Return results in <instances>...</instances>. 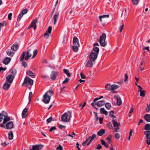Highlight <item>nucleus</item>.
Returning <instances> with one entry per match:
<instances>
[{
  "instance_id": "f257e3e1",
  "label": "nucleus",
  "mask_w": 150,
  "mask_h": 150,
  "mask_svg": "<svg viewBox=\"0 0 150 150\" xmlns=\"http://www.w3.org/2000/svg\"><path fill=\"white\" fill-rule=\"evenodd\" d=\"M53 91L50 90L47 91L43 96V102L45 104L48 103L51 99V96L53 95Z\"/></svg>"
},
{
  "instance_id": "f03ea898",
  "label": "nucleus",
  "mask_w": 150,
  "mask_h": 150,
  "mask_svg": "<svg viewBox=\"0 0 150 150\" xmlns=\"http://www.w3.org/2000/svg\"><path fill=\"white\" fill-rule=\"evenodd\" d=\"M31 50V49H29L26 52L25 51L24 52L21 56L20 61H22L24 59L26 60H28L31 56V54L30 53Z\"/></svg>"
},
{
  "instance_id": "7ed1b4c3",
  "label": "nucleus",
  "mask_w": 150,
  "mask_h": 150,
  "mask_svg": "<svg viewBox=\"0 0 150 150\" xmlns=\"http://www.w3.org/2000/svg\"><path fill=\"white\" fill-rule=\"evenodd\" d=\"M106 38V35L105 33H103L100 36L98 42L100 45L102 47H104L106 45L107 43L105 41Z\"/></svg>"
},
{
  "instance_id": "20e7f679",
  "label": "nucleus",
  "mask_w": 150,
  "mask_h": 150,
  "mask_svg": "<svg viewBox=\"0 0 150 150\" xmlns=\"http://www.w3.org/2000/svg\"><path fill=\"white\" fill-rule=\"evenodd\" d=\"M119 87V86L114 84L111 85L110 83H107L105 86V88L107 91L114 90Z\"/></svg>"
},
{
  "instance_id": "39448f33",
  "label": "nucleus",
  "mask_w": 150,
  "mask_h": 150,
  "mask_svg": "<svg viewBox=\"0 0 150 150\" xmlns=\"http://www.w3.org/2000/svg\"><path fill=\"white\" fill-rule=\"evenodd\" d=\"M69 115H68L67 113H65L62 116L61 118L63 121L64 122H68L70 119L71 117V112L68 111Z\"/></svg>"
},
{
  "instance_id": "423d86ee",
  "label": "nucleus",
  "mask_w": 150,
  "mask_h": 150,
  "mask_svg": "<svg viewBox=\"0 0 150 150\" xmlns=\"http://www.w3.org/2000/svg\"><path fill=\"white\" fill-rule=\"evenodd\" d=\"M27 83H28V84L30 86H32L33 84V81L32 79H30L29 77L26 76L25 78L24 81L22 83V86H24V84H26Z\"/></svg>"
},
{
  "instance_id": "0eeeda50",
  "label": "nucleus",
  "mask_w": 150,
  "mask_h": 150,
  "mask_svg": "<svg viewBox=\"0 0 150 150\" xmlns=\"http://www.w3.org/2000/svg\"><path fill=\"white\" fill-rule=\"evenodd\" d=\"M144 134L146 136L147 139L146 143L148 145H150V131H146L144 132Z\"/></svg>"
},
{
  "instance_id": "6e6552de",
  "label": "nucleus",
  "mask_w": 150,
  "mask_h": 150,
  "mask_svg": "<svg viewBox=\"0 0 150 150\" xmlns=\"http://www.w3.org/2000/svg\"><path fill=\"white\" fill-rule=\"evenodd\" d=\"M98 54L96 53L93 52H92L89 56L90 59L93 62H94L97 58Z\"/></svg>"
},
{
  "instance_id": "1a4fd4ad",
  "label": "nucleus",
  "mask_w": 150,
  "mask_h": 150,
  "mask_svg": "<svg viewBox=\"0 0 150 150\" xmlns=\"http://www.w3.org/2000/svg\"><path fill=\"white\" fill-rule=\"evenodd\" d=\"M13 127V124L12 122L9 121L7 122L6 125L5 129H10L12 128Z\"/></svg>"
},
{
  "instance_id": "9d476101",
  "label": "nucleus",
  "mask_w": 150,
  "mask_h": 150,
  "mask_svg": "<svg viewBox=\"0 0 150 150\" xmlns=\"http://www.w3.org/2000/svg\"><path fill=\"white\" fill-rule=\"evenodd\" d=\"M14 76L11 74L8 75L6 77L7 82L10 83H12L14 78Z\"/></svg>"
},
{
  "instance_id": "9b49d317",
  "label": "nucleus",
  "mask_w": 150,
  "mask_h": 150,
  "mask_svg": "<svg viewBox=\"0 0 150 150\" xmlns=\"http://www.w3.org/2000/svg\"><path fill=\"white\" fill-rule=\"evenodd\" d=\"M43 146V145L42 144L33 145L32 149H30V150H39Z\"/></svg>"
},
{
  "instance_id": "f8f14e48",
  "label": "nucleus",
  "mask_w": 150,
  "mask_h": 150,
  "mask_svg": "<svg viewBox=\"0 0 150 150\" xmlns=\"http://www.w3.org/2000/svg\"><path fill=\"white\" fill-rule=\"evenodd\" d=\"M58 72L55 71H52L51 72L50 76L51 79L54 80L56 79V76L58 74Z\"/></svg>"
},
{
  "instance_id": "ddd939ff",
  "label": "nucleus",
  "mask_w": 150,
  "mask_h": 150,
  "mask_svg": "<svg viewBox=\"0 0 150 150\" xmlns=\"http://www.w3.org/2000/svg\"><path fill=\"white\" fill-rule=\"evenodd\" d=\"M114 97L116 98V100L117 101V104L118 106L120 105L122 103V101L121 100V98L119 96H115Z\"/></svg>"
},
{
  "instance_id": "4468645a",
  "label": "nucleus",
  "mask_w": 150,
  "mask_h": 150,
  "mask_svg": "<svg viewBox=\"0 0 150 150\" xmlns=\"http://www.w3.org/2000/svg\"><path fill=\"white\" fill-rule=\"evenodd\" d=\"M74 45L79 46V44L78 39L76 37H74L73 39Z\"/></svg>"
},
{
  "instance_id": "2eb2a0df",
  "label": "nucleus",
  "mask_w": 150,
  "mask_h": 150,
  "mask_svg": "<svg viewBox=\"0 0 150 150\" xmlns=\"http://www.w3.org/2000/svg\"><path fill=\"white\" fill-rule=\"evenodd\" d=\"M7 82H8L7 81H6L3 85V88L4 89L6 90H8L11 86L10 83H8Z\"/></svg>"
},
{
  "instance_id": "dca6fc26",
  "label": "nucleus",
  "mask_w": 150,
  "mask_h": 150,
  "mask_svg": "<svg viewBox=\"0 0 150 150\" xmlns=\"http://www.w3.org/2000/svg\"><path fill=\"white\" fill-rule=\"evenodd\" d=\"M37 21V20L36 19H34L32 22L31 24L30 25V26L32 27H33V29L34 30H35L36 29V24Z\"/></svg>"
},
{
  "instance_id": "f3484780",
  "label": "nucleus",
  "mask_w": 150,
  "mask_h": 150,
  "mask_svg": "<svg viewBox=\"0 0 150 150\" xmlns=\"http://www.w3.org/2000/svg\"><path fill=\"white\" fill-rule=\"evenodd\" d=\"M26 73L28 75L30 76L31 78H35V74L30 70H27L26 71Z\"/></svg>"
},
{
  "instance_id": "a211bd4d",
  "label": "nucleus",
  "mask_w": 150,
  "mask_h": 150,
  "mask_svg": "<svg viewBox=\"0 0 150 150\" xmlns=\"http://www.w3.org/2000/svg\"><path fill=\"white\" fill-rule=\"evenodd\" d=\"M105 101L104 100H102L97 102L95 103V105H97L98 106L101 107L103 106L105 104Z\"/></svg>"
},
{
  "instance_id": "6ab92c4d",
  "label": "nucleus",
  "mask_w": 150,
  "mask_h": 150,
  "mask_svg": "<svg viewBox=\"0 0 150 150\" xmlns=\"http://www.w3.org/2000/svg\"><path fill=\"white\" fill-rule=\"evenodd\" d=\"M112 122L113 125V126L114 127H119L120 125V123L117 122V121L116 120H112Z\"/></svg>"
},
{
  "instance_id": "aec40b11",
  "label": "nucleus",
  "mask_w": 150,
  "mask_h": 150,
  "mask_svg": "<svg viewBox=\"0 0 150 150\" xmlns=\"http://www.w3.org/2000/svg\"><path fill=\"white\" fill-rule=\"evenodd\" d=\"M28 109L27 108H25L23 111L22 115L23 118L25 117L28 115Z\"/></svg>"
},
{
  "instance_id": "412c9836",
  "label": "nucleus",
  "mask_w": 150,
  "mask_h": 150,
  "mask_svg": "<svg viewBox=\"0 0 150 150\" xmlns=\"http://www.w3.org/2000/svg\"><path fill=\"white\" fill-rule=\"evenodd\" d=\"M11 60V58H10L6 57L4 59L3 62L4 64L6 65L9 63Z\"/></svg>"
},
{
  "instance_id": "4be33fe9",
  "label": "nucleus",
  "mask_w": 150,
  "mask_h": 150,
  "mask_svg": "<svg viewBox=\"0 0 150 150\" xmlns=\"http://www.w3.org/2000/svg\"><path fill=\"white\" fill-rule=\"evenodd\" d=\"M145 120L148 122H150V114H146L144 116Z\"/></svg>"
},
{
  "instance_id": "5701e85b",
  "label": "nucleus",
  "mask_w": 150,
  "mask_h": 150,
  "mask_svg": "<svg viewBox=\"0 0 150 150\" xmlns=\"http://www.w3.org/2000/svg\"><path fill=\"white\" fill-rule=\"evenodd\" d=\"M59 13H56L53 16L54 18V24L55 25L57 22V21L58 18Z\"/></svg>"
},
{
  "instance_id": "b1692460",
  "label": "nucleus",
  "mask_w": 150,
  "mask_h": 150,
  "mask_svg": "<svg viewBox=\"0 0 150 150\" xmlns=\"http://www.w3.org/2000/svg\"><path fill=\"white\" fill-rule=\"evenodd\" d=\"M105 130L104 129H101L97 133V135L100 136H101L103 135L105 133Z\"/></svg>"
},
{
  "instance_id": "393cba45",
  "label": "nucleus",
  "mask_w": 150,
  "mask_h": 150,
  "mask_svg": "<svg viewBox=\"0 0 150 150\" xmlns=\"http://www.w3.org/2000/svg\"><path fill=\"white\" fill-rule=\"evenodd\" d=\"M100 112L102 114H104L107 116L108 115L107 112L105 110L104 108H101L100 109Z\"/></svg>"
},
{
  "instance_id": "a878e982",
  "label": "nucleus",
  "mask_w": 150,
  "mask_h": 150,
  "mask_svg": "<svg viewBox=\"0 0 150 150\" xmlns=\"http://www.w3.org/2000/svg\"><path fill=\"white\" fill-rule=\"evenodd\" d=\"M92 62L93 61L91 60H90L88 61L86 65V66L89 67H91L93 65Z\"/></svg>"
},
{
  "instance_id": "bb28decb",
  "label": "nucleus",
  "mask_w": 150,
  "mask_h": 150,
  "mask_svg": "<svg viewBox=\"0 0 150 150\" xmlns=\"http://www.w3.org/2000/svg\"><path fill=\"white\" fill-rule=\"evenodd\" d=\"M18 46L17 44H14L11 47V49L14 51H16L18 49Z\"/></svg>"
},
{
  "instance_id": "cd10ccee",
  "label": "nucleus",
  "mask_w": 150,
  "mask_h": 150,
  "mask_svg": "<svg viewBox=\"0 0 150 150\" xmlns=\"http://www.w3.org/2000/svg\"><path fill=\"white\" fill-rule=\"evenodd\" d=\"M8 139L11 140L13 139V132L11 131H10L8 133Z\"/></svg>"
},
{
  "instance_id": "c85d7f7f",
  "label": "nucleus",
  "mask_w": 150,
  "mask_h": 150,
  "mask_svg": "<svg viewBox=\"0 0 150 150\" xmlns=\"http://www.w3.org/2000/svg\"><path fill=\"white\" fill-rule=\"evenodd\" d=\"M11 120V119L9 117H8L7 116L5 117L4 119L3 124H6L8 121Z\"/></svg>"
},
{
  "instance_id": "c756f323",
  "label": "nucleus",
  "mask_w": 150,
  "mask_h": 150,
  "mask_svg": "<svg viewBox=\"0 0 150 150\" xmlns=\"http://www.w3.org/2000/svg\"><path fill=\"white\" fill-rule=\"evenodd\" d=\"M93 50L94 51L95 53L98 54L99 51V49L98 47H94L93 46Z\"/></svg>"
},
{
  "instance_id": "7c9ffc66",
  "label": "nucleus",
  "mask_w": 150,
  "mask_h": 150,
  "mask_svg": "<svg viewBox=\"0 0 150 150\" xmlns=\"http://www.w3.org/2000/svg\"><path fill=\"white\" fill-rule=\"evenodd\" d=\"M106 108L108 110H110L111 108V104L109 103H107L104 104Z\"/></svg>"
},
{
  "instance_id": "2f4dec72",
  "label": "nucleus",
  "mask_w": 150,
  "mask_h": 150,
  "mask_svg": "<svg viewBox=\"0 0 150 150\" xmlns=\"http://www.w3.org/2000/svg\"><path fill=\"white\" fill-rule=\"evenodd\" d=\"M109 17V15H103V16H101L99 17V18L100 19V21L102 22V18H108Z\"/></svg>"
},
{
  "instance_id": "473e14b6",
  "label": "nucleus",
  "mask_w": 150,
  "mask_h": 150,
  "mask_svg": "<svg viewBox=\"0 0 150 150\" xmlns=\"http://www.w3.org/2000/svg\"><path fill=\"white\" fill-rule=\"evenodd\" d=\"M144 129L146 131H149L150 130V124H147L145 125L144 127Z\"/></svg>"
},
{
  "instance_id": "72a5a7b5",
  "label": "nucleus",
  "mask_w": 150,
  "mask_h": 150,
  "mask_svg": "<svg viewBox=\"0 0 150 150\" xmlns=\"http://www.w3.org/2000/svg\"><path fill=\"white\" fill-rule=\"evenodd\" d=\"M140 92V96L142 97H144L145 95V91L144 90L139 91Z\"/></svg>"
},
{
  "instance_id": "f704fd0d",
  "label": "nucleus",
  "mask_w": 150,
  "mask_h": 150,
  "mask_svg": "<svg viewBox=\"0 0 150 150\" xmlns=\"http://www.w3.org/2000/svg\"><path fill=\"white\" fill-rule=\"evenodd\" d=\"M100 141L102 145H104L106 148H108V144L105 143V142L103 140L101 139Z\"/></svg>"
},
{
  "instance_id": "c9c22d12",
  "label": "nucleus",
  "mask_w": 150,
  "mask_h": 150,
  "mask_svg": "<svg viewBox=\"0 0 150 150\" xmlns=\"http://www.w3.org/2000/svg\"><path fill=\"white\" fill-rule=\"evenodd\" d=\"M33 96V93L32 92H30L29 93L28 96V100L29 102L28 103V104H30V103L31 101V98Z\"/></svg>"
},
{
  "instance_id": "e433bc0d",
  "label": "nucleus",
  "mask_w": 150,
  "mask_h": 150,
  "mask_svg": "<svg viewBox=\"0 0 150 150\" xmlns=\"http://www.w3.org/2000/svg\"><path fill=\"white\" fill-rule=\"evenodd\" d=\"M6 52L7 55L9 56H12L14 54V52H11L10 50H8Z\"/></svg>"
},
{
  "instance_id": "4c0bfd02",
  "label": "nucleus",
  "mask_w": 150,
  "mask_h": 150,
  "mask_svg": "<svg viewBox=\"0 0 150 150\" xmlns=\"http://www.w3.org/2000/svg\"><path fill=\"white\" fill-rule=\"evenodd\" d=\"M79 46H77L74 45L72 46V50L74 52H76L78 51L79 49Z\"/></svg>"
},
{
  "instance_id": "58836bf2",
  "label": "nucleus",
  "mask_w": 150,
  "mask_h": 150,
  "mask_svg": "<svg viewBox=\"0 0 150 150\" xmlns=\"http://www.w3.org/2000/svg\"><path fill=\"white\" fill-rule=\"evenodd\" d=\"M63 71L69 77L71 76L70 74L68 72V71L67 69H63Z\"/></svg>"
},
{
  "instance_id": "ea45409f",
  "label": "nucleus",
  "mask_w": 150,
  "mask_h": 150,
  "mask_svg": "<svg viewBox=\"0 0 150 150\" xmlns=\"http://www.w3.org/2000/svg\"><path fill=\"white\" fill-rule=\"evenodd\" d=\"M96 137V135L95 134H93L91 136L89 137V138H90V140L92 141Z\"/></svg>"
},
{
  "instance_id": "a19ab883",
  "label": "nucleus",
  "mask_w": 150,
  "mask_h": 150,
  "mask_svg": "<svg viewBox=\"0 0 150 150\" xmlns=\"http://www.w3.org/2000/svg\"><path fill=\"white\" fill-rule=\"evenodd\" d=\"M139 0H132L133 4L136 5H138Z\"/></svg>"
},
{
  "instance_id": "79ce46f5",
  "label": "nucleus",
  "mask_w": 150,
  "mask_h": 150,
  "mask_svg": "<svg viewBox=\"0 0 150 150\" xmlns=\"http://www.w3.org/2000/svg\"><path fill=\"white\" fill-rule=\"evenodd\" d=\"M52 30V27L51 26H50L49 27L47 30V32L48 33H50L51 32Z\"/></svg>"
},
{
  "instance_id": "37998d69",
  "label": "nucleus",
  "mask_w": 150,
  "mask_h": 150,
  "mask_svg": "<svg viewBox=\"0 0 150 150\" xmlns=\"http://www.w3.org/2000/svg\"><path fill=\"white\" fill-rule=\"evenodd\" d=\"M112 137V135H110L106 138V140H108V141L109 143H110L111 142V139Z\"/></svg>"
},
{
  "instance_id": "c03bdc74",
  "label": "nucleus",
  "mask_w": 150,
  "mask_h": 150,
  "mask_svg": "<svg viewBox=\"0 0 150 150\" xmlns=\"http://www.w3.org/2000/svg\"><path fill=\"white\" fill-rule=\"evenodd\" d=\"M146 105L147 107L146 110L147 112H148L150 111V103L149 105L148 104H147Z\"/></svg>"
},
{
  "instance_id": "a18cd8bd",
  "label": "nucleus",
  "mask_w": 150,
  "mask_h": 150,
  "mask_svg": "<svg viewBox=\"0 0 150 150\" xmlns=\"http://www.w3.org/2000/svg\"><path fill=\"white\" fill-rule=\"evenodd\" d=\"M107 127L113 129V127L111 123L110 122H109L107 124Z\"/></svg>"
},
{
  "instance_id": "49530a36",
  "label": "nucleus",
  "mask_w": 150,
  "mask_h": 150,
  "mask_svg": "<svg viewBox=\"0 0 150 150\" xmlns=\"http://www.w3.org/2000/svg\"><path fill=\"white\" fill-rule=\"evenodd\" d=\"M28 12V10L26 9H25L21 12V14L23 15H24L26 13Z\"/></svg>"
},
{
  "instance_id": "de8ad7c7",
  "label": "nucleus",
  "mask_w": 150,
  "mask_h": 150,
  "mask_svg": "<svg viewBox=\"0 0 150 150\" xmlns=\"http://www.w3.org/2000/svg\"><path fill=\"white\" fill-rule=\"evenodd\" d=\"M23 15L22 14H20L17 18V20L18 21H20L21 20V18L23 17Z\"/></svg>"
},
{
  "instance_id": "09e8293b",
  "label": "nucleus",
  "mask_w": 150,
  "mask_h": 150,
  "mask_svg": "<svg viewBox=\"0 0 150 150\" xmlns=\"http://www.w3.org/2000/svg\"><path fill=\"white\" fill-rule=\"evenodd\" d=\"M103 98V96H101L99 98H96L95 99L93 100V101L96 102V101L100 99Z\"/></svg>"
},
{
  "instance_id": "8fccbe9b",
  "label": "nucleus",
  "mask_w": 150,
  "mask_h": 150,
  "mask_svg": "<svg viewBox=\"0 0 150 150\" xmlns=\"http://www.w3.org/2000/svg\"><path fill=\"white\" fill-rule=\"evenodd\" d=\"M56 129H57V128L53 126V127H52L50 129L49 131H50V132H52L53 130H55Z\"/></svg>"
},
{
  "instance_id": "3c124183",
  "label": "nucleus",
  "mask_w": 150,
  "mask_h": 150,
  "mask_svg": "<svg viewBox=\"0 0 150 150\" xmlns=\"http://www.w3.org/2000/svg\"><path fill=\"white\" fill-rule=\"evenodd\" d=\"M52 117H50L49 118L47 119V121L48 123H50L51 121H52Z\"/></svg>"
},
{
  "instance_id": "603ef678",
  "label": "nucleus",
  "mask_w": 150,
  "mask_h": 150,
  "mask_svg": "<svg viewBox=\"0 0 150 150\" xmlns=\"http://www.w3.org/2000/svg\"><path fill=\"white\" fill-rule=\"evenodd\" d=\"M22 62V64L23 66L24 67H26L27 66L26 62H25L23 61V60Z\"/></svg>"
},
{
  "instance_id": "864d4df0",
  "label": "nucleus",
  "mask_w": 150,
  "mask_h": 150,
  "mask_svg": "<svg viewBox=\"0 0 150 150\" xmlns=\"http://www.w3.org/2000/svg\"><path fill=\"white\" fill-rule=\"evenodd\" d=\"M11 73L12 74V75L14 76L16 74V71L15 70H12L11 71Z\"/></svg>"
},
{
  "instance_id": "5fc2aeb1",
  "label": "nucleus",
  "mask_w": 150,
  "mask_h": 150,
  "mask_svg": "<svg viewBox=\"0 0 150 150\" xmlns=\"http://www.w3.org/2000/svg\"><path fill=\"white\" fill-rule=\"evenodd\" d=\"M56 149L59 150H63L62 146L60 144L59 145V146Z\"/></svg>"
},
{
  "instance_id": "6e6d98bb",
  "label": "nucleus",
  "mask_w": 150,
  "mask_h": 150,
  "mask_svg": "<svg viewBox=\"0 0 150 150\" xmlns=\"http://www.w3.org/2000/svg\"><path fill=\"white\" fill-rule=\"evenodd\" d=\"M120 137L119 134L118 133H116L115 135V137L116 139H118L120 138Z\"/></svg>"
},
{
  "instance_id": "4d7b16f0",
  "label": "nucleus",
  "mask_w": 150,
  "mask_h": 150,
  "mask_svg": "<svg viewBox=\"0 0 150 150\" xmlns=\"http://www.w3.org/2000/svg\"><path fill=\"white\" fill-rule=\"evenodd\" d=\"M1 115L2 116H4V117L7 116L6 113L4 111H3L1 112Z\"/></svg>"
},
{
  "instance_id": "13d9d810",
  "label": "nucleus",
  "mask_w": 150,
  "mask_h": 150,
  "mask_svg": "<svg viewBox=\"0 0 150 150\" xmlns=\"http://www.w3.org/2000/svg\"><path fill=\"white\" fill-rule=\"evenodd\" d=\"M128 14L127 12H125L124 15H122L121 17L124 18H125L128 16Z\"/></svg>"
},
{
  "instance_id": "bf43d9fd",
  "label": "nucleus",
  "mask_w": 150,
  "mask_h": 150,
  "mask_svg": "<svg viewBox=\"0 0 150 150\" xmlns=\"http://www.w3.org/2000/svg\"><path fill=\"white\" fill-rule=\"evenodd\" d=\"M94 113L95 114V116L96 117L95 120L96 121L98 120V119L99 117L97 115V113L96 112H94Z\"/></svg>"
},
{
  "instance_id": "052dcab7",
  "label": "nucleus",
  "mask_w": 150,
  "mask_h": 150,
  "mask_svg": "<svg viewBox=\"0 0 150 150\" xmlns=\"http://www.w3.org/2000/svg\"><path fill=\"white\" fill-rule=\"evenodd\" d=\"M49 36V35L47 32H46L45 33L44 37L46 39H47L48 38Z\"/></svg>"
},
{
  "instance_id": "680f3d73",
  "label": "nucleus",
  "mask_w": 150,
  "mask_h": 150,
  "mask_svg": "<svg viewBox=\"0 0 150 150\" xmlns=\"http://www.w3.org/2000/svg\"><path fill=\"white\" fill-rule=\"evenodd\" d=\"M80 76L81 78L82 79H85L86 78V76L83 75V74L82 72L81 73Z\"/></svg>"
},
{
  "instance_id": "e2e57ef3",
  "label": "nucleus",
  "mask_w": 150,
  "mask_h": 150,
  "mask_svg": "<svg viewBox=\"0 0 150 150\" xmlns=\"http://www.w3.org/2000/svg\"><path fill=\"white\" fill-rule=\"evenodd\" d=\"M143 64V62H141L140 63V65L139 66V67L140 68V69L141 71L143 70L144 67H141V66Z\"/></svg>"
},
{
  "instance_id": "0e129e2a",
  "label": "nucleus",
  "mask_w": 150,
  "mask_h": 150,
  "mask_svg": "<svg viewBox=\"0 0 150 150\" xmlns=\"http://www.w3.org/2000/svg\"><path fill=\"white\" fill-rule=\"evenodd\" d=\"M12 15V13H10L8 14V19L9 20H10L11 19V16Z\"/></svg>"
},
{
  "instance_id": "69168bd1",
  "label": "nucleus",
  "mask_w": 150,
  "mask_h": 150,
  "mask_svg": "<svg viewBox=\"0 0 150 150\" xmlns=\"http://www.w3.org/2000/svg\"><path fill=\"white\" fill-rule=\"evenodd\" d=\"M69 79L68 78H67L65 79V80L64 81H63L62 83H65L68 82L69 81Z\"/></svg>"
},
{
  "instance_id": "338daca9",
  "label": "nucleus",
  "mask_w": 150,
  "mask_h": 150,
  "mask_svg": "<svg viewBox=\"0 0 150 150\" xmlns=\"http://www.w3.org/2000/svg\"><path fill=\"white\" fill-rule=\"evenodd\" d=\"M102 148V146L100 144H97L96 149H97L100 150Z\"/></svg>"
},
{
  "instance_id": "774afa93",
  "label": "nucleus",
  "mask_w": 150,
  "mask_h": 150,
  "mask_svg": "<svg viewBox=\"0 0 150 150\" xmlns=\"http://www.w3.org/2000/svg\"><path fill=\"white\" fill-rule=\"evenodd\" d=\"M120 129H119V128H118V127H117L116 128H115V129L114 132H120Z\"/></svg>"
}]
</instances>
